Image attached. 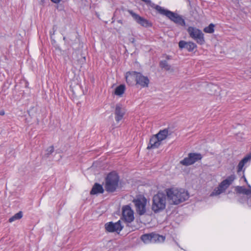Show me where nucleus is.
<instances>
[{"label": "nucleus", "mask_w": 251, "mask_h": 251, "mask_svg": "<svg viewBox=\"0 0 251 251\" xmlns=\"http://www.w3.org/2000/svg\"><path fill=\"white\" fill-rule=\"evenodd\" d=\"M168 201L173 204L177 205L188 199V192L182 188H170L165 190Z\"/></svg>", "instance_id": "1"}, {"label": "nucleus", "mask_w": 251, "mask_h": 251, "mask_svg": "<svg viewBox=\"0 0 251 251\" xmlns=\"http://www.w3.org/2000/svg\"><path fill=\"white\" fill-rule=\"evenodd\" d=\"M154 8L161 15H165L175 23L184 26L185 22L182 17L177 14L171 11L164 9L159 5H155Z\"/></svg>", "instance_id": "2"}, {"label": "nucleus", "mask_w": 251, "mask_h": 251, "mask_svg": "<svg viewBox=\"0 0 251 251\" xmlns=\"http://www.w3.org/2000/svg\"><path fill=\"white\" fill-rule=\"evenodd\" d=\"M166 196L162 192H158L153 196L152 209L155 213L159 212L165 208Z\"/></svg>", "instance_id": "3"}, {"label": "nucleus", "mask_w": 251, "mask_h": 251, "mask_svg": "<svg viewBox=\"0 0 251 251\" xmlns=\"http://www.w3.org/2000/svg\"><path fill=\"white\" fill-rule=\"evenodd\" d=\"M119 177L114 172L109 173L105 178V189L110 193L114 192L118 187Z\"/></svg>", "instance_id": "4"}, {"label": "nucleus", "mask_w": 251, "mask_h": 251, "mask_svg": "<svg viewBox=\"0 0 251 251\" xmlns=\"http://www.w3.org/2000/svg\"><path fill=\"white\" fill-rule=\"evenodd\" d=\"M235 179L234 175H231L228 176L226 179L222 181L217 187H216L212 192L210 194V196H218L222 194L229 187Z\"/></svg>", "instance_id": "5"}, {"label": "nucleus", "mask_w": 251, "mask_h": 251, "mask_svg": "<svg viewBox=\"0 0 251 251\" xmlns=\"http://www.w3.org/2000/svg\"><path fill=\"white\" fill-rule=\"evenodd\" d=\"M187 30L190 37L195 40L198 44L201 45L204 44V34L200 29L195 27L189 26Z\"/></svg>", "instance_id": "6"}, {"label": "nucleus", "mask_w": 251, "mask_h": 251, "mask_svg": "<svg viewBox=\"0 0 251 251\" xmlns=\"http://www.w3.org/2000/svg\"><path fill=\"white\" fill-rule=\"evenodd\" d=\"M251 161V153L245 156L239 163L237 167V172L239 175H243L245 181L247 182V179L245 176V171L247 167H248Z\"/></svg>", "instance_id": "7"}, {"label": "nucleus", "mask_w": 251, "mask_h": 251, "mask_svg": "<svg viewBox=\"0 0 251 251\" xmlns=\"http://www.w3.org/2000/svg\"><path fill=\"white\" fill-rule=\"evenodd\" d=\"M133 202L135 204L137 213L140 215L144 214L146 211V206L147 202L146 198L140 196L133 200Z\"/></svg>", "instance_id": "8"}, {"label": "nucleus", "mask_w": 251, "mask_h": 251, "mask_svg": "<svg viewBox=\"0 0 251 251\" xmlns=\"http://www.w3.org/2000/svg\"><path fill=\"white\" fill-rule=\"evenodd\" d=\"M202 155L199 153H189L188 156L185 157L180 161V164L185 166H188L194 164L199 160H201Z\"/></svg>", "instance_id": "9"}, {"label": "nucleus", "mask_w": 251, "mask_h": 251, "mask_svg": "<svg viewBox=\"0 0 251 251\" xmlns=\"http://www.w3.org/2000/svg\"><path fill=\"white\" fill-rule=\"evenodd\" d=\"M122 219L127 223H130L134 219L133 211L128 205H125L122 208Z\"/></svg>", "instance_id": "10"}, {"label": "nucleus", "mask_w": 251, "mask_h": 251, "mask_svg": "<svg viewBox=\"0 0 251 251\" xmlns=\"http://www.w3.org/2000/svg\"><path fill=\"white\" fill-rule=\"evenodd\" d=\"M105 230L109 232H116L119 233L123 229V226H122L121 221L119 220L116 223L110 222L105 224Z\"/></svg>", "instance_id": "11"}, {"label": "nucleus", "mask_w": 251, "mask_h": 251, "mask_svg": "<svg viewBox=\"0 0 251 251\" xmlns=\"http://www.w3.org/2000/svg\"><path fill=\"white\" fill-rule=\"evenodd\" d=\"M136 77V85H138L142 88H146L149 86L150 80L148 76H144L140 72H137Z\"/></svg>", "instance_id": "12"}, {"label": "nucleus", "mask_w": 251, "mask_h": 251, "mask_svg": "<svg viewBox=\"0 0 251 251\" xmlns=\"http://www.w3.org/2000/svg\"><path fill=\"white\" fill-rule=\"evenodd\" d=\"M128 12L131 15L133 18L138 24L145 27H147L150 25V24L148 20L136 14L132 10H128Z\"/></svg>", "instance_id": "13"}, {"label": "nucleus", "mask_w": 251, "mask_h": 251, "mask_svg": "<svg viewBox=\"0 0 251 251\" xmlns=\"http://www.w3.org/2000/svg\"><path fill=\"white\" fill-rule=\"evenodd\" d=\"M126 113V110L120 104H117L115 107V120L119 122L122 120Z\"/></svg>", "instance_id": "14"}, {"label": "nucleus", "mask_w": 251, "mask_h": 251, "mask_svg": "<svg viewBox=\"0 0 251 251\" xmlns=\"http://www.w3.org/2000/svg\"><path fill=\"white\" fill-rule=\"evenodd\" d=\"M179 48L186 49L189 51H192L197 48V45L192 42H185L184 41H180L178 43Z\"/></svg>", "instance_id": "15"}, {"label": "nucleus", "mask_w": 251, "mask_h": 251, "mask_svg": "<svg viewBox=\"0 0 251 251\" xmlns=\"http://www.w3.org/2000/svg\"><path fill=\"white\" fill-rule=\"evenodd\" d=\"M137 72L131 71L128 72L126 75V81L129 85H133L136 83V77Z\"/></svg>", "instance_id": "16"}, {"label": "nucleus", "mask_w": 251, "mask_h": 251, "mask_svg": "<svg viewBox=\"0 0 251 251\" xmlns=\"http://www.w3.org/2000/svg\"><path fill=\"white\" fill-rule=\"evenodd\" d=\"M161 144V142L158 140L155 135L153 136L150 139L149 145L148 149H155L158 148Z\"/></svg>", "instance_id": "17"}, {"label": "nucleus", "mask_w": 251, "mask_h": 251, "mask_svg": "<svg viewBox=\"0 0 251 251\" xmlns=\"http://www.w3.org/2000/svg\"><path fill=\"white\" fill-rule=\"evenodd\" d=\"M104 192V189L101 185L99 183H96L93 185L92 190L90 191L91 195H95L98 194H102Z\"/></svg>", "instance_id": "18"}, {"label": "nucleus", "mask_w": 251, "mask_h": 251, "mask_svg": "<svg viewBox=\"0 0 251 251\" xmlns=\"http://www.w3.org/2000/svg\"><path fill=\"white\" fill-rule=\"evenodd\" d=\"M165 237L159 234L151 233V243H161L164 241Z\"/></svg>", "instance_id": "19"}, {"label": "nucleus", "mask_w": 251, "mask_h": 251, "mask_svg": "<svg viewBox=\"0 0 251 251\" xmlns=\"http://www.w3.org/2000/svg\"><path fill=\"white\" fill-rule=\"evenodd\" d=\"M168 134V130L167 129H164L159 131V132L155 135L158 138V140L161 142L167 138Z\"/></svg>", "instance_id": "20"}, {"label": "nucleus", "mask_w": 251, "mask_h": 251, "mask_svg": "<svg viewBox=\"0 0 251 251\" xmlns=\"http://www.w3.org/2000/svg\"><path fill=\"white\" fill-rule=\"evenodd\" d=\"M238 193L246 195L248 197L251 193V190L247 189L243 186H238L236 188Z\"/></svg>", "instance_id": "21"}, {"label": "nucleus", "mask_w": 251, "mask_h": 251, "mask_svg": "<svg viewBox=\"0 0 251 251\" xmlns=\"http://www.w3.org/2000/svg\"><path fill=\"white\" fill-rule=\"evenodd\" d=\"M126 87L125 85L121 84L117 87L115 90V94L117 96H121L125 92Z\"/></svg>", "instance_id": "22"}, {"label": "nucleus", "mask_w": 251, "mask_h": 251, "mask_svg": "<svg viewBox=\"0 0 251 251\" xmlns=\"http://www.w3.org/2000/svg\"><path fill=\"white\" fill-rule=\"evenodd\" d=\"M23 216L22 211H19V212L15 214L14 215L12 216L9 219L8 221L9 223H12L13 222L21 219Z\"/></svg>", "instance_id": "23"}, {"label": "nucleus", "mask_w": 251, "mask_h": 251, "mask_svg": "<svg viewBox=\"0 0 251 251\" xmlns=\"http://www.w3.org/2000/svg\"><path fill=\"white\" fill-rule=\"evenodd\" d=\"M141 239L146 244L151 243V233L142 235Z\"/></svg>", "instance_id": "24"}, {"label": "nucleus", "mask_w": 251, "mask_h": 251, "mask_svg": "<svg viewBox=\"0 0 251 251\" xmlns=\"http://www.w3.org/2000/svg\"><path fill=\"white\" fill-rule=\"evenodd\" d=\"M160 67L166 71L171 70V66L169 65L166 60H162L159 63Z\"/></svg>", "instance_id": "25"}, {"label": "nucleus", "mask_w": 251, "mask_h": 251, "mask_svg": "<svg viewBox=\"0 0 251 251\" xmlns=\"http://www.w3.org/2000/svg\"><path fill=\"white\" fill-rule=\"evenodd\" d=\"M214 25L213 24H210L208 26L205 27L203 29L204 32L208 33H212L214 31Z\"/></svg>", "instance_id": "26"}, {"label": "nucleus", "mask_w": 251, "mask_h": 251, "mask_svg": "<svg viewBox=\"0 0 251 251\" xmlns=\"http://www.w3.org/2000/svg\"><path fill=\"white\" fill-rule=\"evenodd\" d=\"M54 151V148L53 146L49 147L46 150V155L49 156Z\"/></svg>", "instance_id": "27"}, {"label": "nucleus", "mask_w": 251, "mask_h": 251, "mask_svg": "<svg viewBox=\"0 0 251 251\" xmlns=\"http://www.w3.org/2000/svg\"><path fill=\"white\" fill-rule=\"evenodd\" d=\"M248 204L249 205H250V206H251V193L250 195L248 196Z\"/></svg>", "instance_id": "28"}, {"label": "nucleus", "mask_w": 251, "mask_h": 251, "mask_svg": "<svg viewBox=\"0 0 251 251\" xmlns=\"http://www.w3.org/2000/svg\"><path fill=\"white\" fill-rule=\"evenodd\" d=\"M50 0L55 3H58L61 1V0Z\"/></svg>", "instance_id": "29"}, {"label": "nucleus", "mask_w": 251, "mask_h": 251, "mask_svg": "<svg viewBox=\"0 0 251 251\" xmlns=\"http://www.w3.org/2000/svg\"><path fill=\"white\" fill-rule=\"evenodd\" d=\"M130 42L132 43H134V41H135V39L133 38H132L130 39Z\"/></svg>", "instance_id": "30"}, {"label": "nucleus", "mask_w": 251, "mask_h": 251, "mask_svg": "<svg viewBox=\"0 0 251 251\" xmlns=\"http://www.w3.org/2000/svg\"><path fill=\"white\" fill-rule=\"evenodd\" d=\"M171 58V57H170V56H169V55H167V56H166V59H167V60H169V59H170Z\"/></svg>", "instance_id": "31"}, {"label": "nucleus", "mask_w": 251, "mask_h": 251, "mask_svg": "<svg viewBox=\"0 0 251 251\" xmlns=\"http://www.w3.org/2000/svg\"><path fill=\"white\" fill-rule=\"evenodd\" d=\"M4 112L3 111H1L0 112V115H4Z\"/></svg>", "instance_id": "32"}, {"label": "nucleus", "mask_w": 251, "mask_h": 251, "mask_svg": "<svg viewBox=\"0 0 251 251\" xmlns=\"http://www.w3.org/2000/svg\"><path fill=\"white\" fill-rule=\"evenodd\" d=\"M248 187H249V188H251V185H250V184H248Z\"/></svg>", "instance_id": "33"}]
</instances>
